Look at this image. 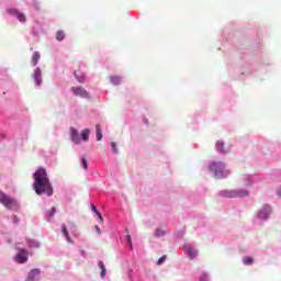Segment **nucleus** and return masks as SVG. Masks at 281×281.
<instances>
[{
  "label": "nucleus",
  "instance_id": "31",
  "mask_svg": "<svg viewBox=\"0 0 281 281\" xmlns=\"http://www.w3.org/2000/svg\"><path fill=\"white\" fill-rule=\"evenodd\" d=\"M165 261H166V256L160 257V258L158 259V261H157V265H161V263H164Z\"/></svg>",
  "mask_w": 281,
  "mask_h": 281
},
{
  "label": "nucleus",
  "instance_id": "15",
  "mask_svg": "<svg viewBox=\"0 0 281 281\" xmlns=\"http://www.w3.org/2000/svg\"><path fill=\"white\" fill-rule=\"evenodd\" d=\"M91 134V131H89V128H86L81 132V139H83V142H89V135Z\"/></svg>",
  "mask_w": 281,
  "mask_h": 281
},
{
  "label": "nucleus",
  "instance_id": "7",
  "mask_svg": "<svg viewBox=\"0 0 281 281\" xmlns=\"http://www.w3.org/2000/svg\"><path fill=\"white\" fill-rule=\"evenodd\" d=\"M74 93V95L79 98H89V92L85 90L82 87H71L70 89Z\"/></svg>",
  "mask_w": 281,
  "mask_h": 281
},
{
  "label": "nucleus",
  "instance_id": "32",
  "mask_svg": "<svg viewBox=\"0 0 281 281\" xmlns=\"http://www.w3.org/2000/svg\"><path fill=\"white\" fill-rule=\"evenodd\" d=\"M126 240H127V243L130 244V247L133 248V244H132V241H131V235H127V236H126Z\"/></svg>",
  "mask_w": 281,
  "mask_h": 281
},
{
  "label": "nucleus",
  "instance_id": "6",
  "mask_svg": "<svg viewBox=\"0 0 281 281\" xmlns=\"http://www.w3.org/2000/svg\"><path fill=\"white\" fill-rule=\"evenodd\" d=\"M269 214H271V206L263 205V207L257 213V217L260 218V221H267V218H269Z\"/></svg>",
  "mask_w": 281,
  "mask_h": 281
},
{
  "label": "nucleus",
  "instance_id": "20",
  "mask_svg": "<svg viewBox=\"0 0 281 281\" xmlns=\"http://www.w3.org/2000/svg\"><path fill=\"white\" fill-rule=\"evenodd\" d=\"M224 146H225V143H223V140H218L216 143V148H217L218 153H225V149H223Z\"/></svg>",
  "mask_w": 281,
  "mask_h": 281
},
{
  "label": "nucleus",
  "instance_id": "14",
  "mask_svg": "<svg viewBox=\"0 0 281 281\" xmlns=\"http://www.w3.org/2000/svg\"><path fill=\"white\" fill-rule=\"evenodd\" d=\"M27 245L30 249H38V247H41V244L34 239H29Z\"/></svg>",
  "mask_w": 281,
  "mask_h": 281
},
{
  "label": "nucleus",
  "instance_id": "2",
  "mask_svg": "<svg viewBox=\"0 0 281 281\" xmlns=\"http://www.w3.org/2000/svg\"><path fill=\"white\" fill-rule=\"evenodd\" d=\"M0 203L7 210H19V202L16 199L5 194L3 191H0Z\"/></svg>",
  "mask_w": 281,
  "mask_h": 281
},
{
  "label": "nucleus",
  "instance_id": "29",
  "mask_svg": "<svg viewBox=\"0 0 281 281\" xmlns=\"http://www.w3.org/2000/svg\"><path fill=\"white\" fill-rule=\"evenodd\" d=\"M95 215L98 216L100 223H104V217H102V214H100V211L97 212Z\"/></svg>",
  "mask_w": 281,
  "mask_h": 281
},
{
  "label": "nucleus",
  "instance_id": "1",
  "mask_svg": "<svg viewBox=\"0 0 281 281\" xmlns=\"http://www.w3.org/2000/svg\"><path fill=\"white\" fill-rule=\"evenodd\" d=\"M33 190L36 194H46L47 196L54 195V187L52 186V181H49V176H47L45 168H38L33 175Z\"/></svg>",
  "mask_w": 281,
  "mask_h": 281
},
{
  "label": "nucleus",
  "instance_id": "16",
  "mask_svg": "<svg viewBox=\"0 0 281 281\" xmlns=\"http://www.w3.org/2000/svg\"><path fill=\"white\" fill-rule=\"evenodd\" d=\"M110 82H112V85L117 86L121 85L122 79L117 76H110Z\"/></svg>",
  "mask_w": 281,
  "mask_h": 281
},
{
  "label": "nucleus",
  "instance_id": "23",
  "mask_svg": "<svg viewBox=\"0 0 281 281\" xmlns=\"http://www.w3.org/2000/svg\"><path fill=\"white\" fill-rule=\"evenodd\" d=\"M244 265H254V258L251 257H245L244 260H243Z\"/></svg>",
  "mask_w": 281,
  "mask_h": 281
},
{
  "label": "nucleus",
  "instance_id": "10",
  "mask_svg": "<svg viewBox=\"0 0 281 281\" xmlns=\"http://www.w3.org/2000/svg\"><path fill=\"white\" fill-rule=\"evenodd\" d=\"M38 276H41V269L35 268L30 271L26 281H34V280H36V278H38Z\"/></svg>",
  "mask_w": 281,
  "mask_h": 281
},
{
  "label": "nucleus",
  "instance_id": "3",
  "mask_svg": "<svg viewBox=\"0 0 281 281\" xmlns=\"http://www.w3.org/2000/svg\"><path fill=\"white\" fill-rule=\"evenodd\" d=\"M223 194L226 199H236V198L249 196V191L247 190L224 191Z\"/></svg>",
  "mask_w": 281,
  "mask_h": 281
},
{
  "label": "nucleus",
  "instance_id": "5",
  "mask_svg": "<svg viewBox=\"0 0 281 281\" xmlns=\"http://www.w3.org/2000/svg\"><path fill=\"white\" fill-rule=\"evenodd\" d=\"M14 260L18 265H25L29 260L27 250H25V248H21L20 252L15 255Z\"/></svg>",
  "mask_w": 281,
  "mask_h": 281
},
{
  "label": "nucleus",
  "instance_id": "11",
  "mask_svg": "<svg viewBox=\"0 0 281 281\" xmlns=\"http://www.w3.org/2000/svg\"><path fill=\"white\" fill-rule=\"evenodd\" d=\"M186 251H187L189 258H191V260L196 258V256H198V251L194 248H192L191 246H186Z\"/></svg>",
  "mask_w": 281,
  "mask_h": 281
},
{
  "label": "nucleus",
  "instance_id": "4",
  "mask_svg": "<svg viewBox=\"0 0 281 281\" xmlns=\"http://www.w3.org/2000/svg\"><path fill=\"white\" fill-rule=\"evenodd\" d=\"M209 169L215 175V177H220V175L225 170V165L222 162H212Z\"/></svg>",
  "mask_w": 281,
  "mask_h": 281
},
{
  "label": "nucleus",
  "instance_id": "36",
  "mask_svg": "<svg viewBox=\"0 0 281 281\" xmlns=\"http://www.w3.org/2000/svg\"><path fill=\"white\" fill-rule=\"evenodd\" d=\"M95 229H97L98 234H100V227L95 226Z\"/></svg>",
  "mask_w": 281,
  "mask_h": 281
},
{
  "label": "nucleus",
  "instance_id": "27",
  "mask_svg": "<svg viewBox=\"0 0 281 281\" xmlns=\"http://www.w3.org/2000/svg\"><path fill=\"white\" fill-rule=\"evenodd\" d=\"M111 146H112L113 153L117 154V144H115V142H112Z\"/></svg>",
  "mask_w": 281,
  "mask_h": 281
},
{
  "label": "nucleus",
  "instance_id": "17",
  "mask_svg": "<svg viewBox=\"0 0 281 281\" xmlns=\"http://www.w3.org/2000/svg\"><path fill=\"white\" fill-rule=\"evenodd\" d=\"M165 234H167V232L164 228H156L155 229V237L156 238H161V237H164Z\"/></svg>",
  "mask_w": 281,
  "mask_h": 281
},
{
  "label": "nucleus",
  "instance_id": "8",
  "mask_svg": "<svg viewBox=\"0 0 281 281\" xmlns=\"http://www.w3.org/2000/svg\"><path fill=\"white\" fill-rule=\"evenodd\" d=\"M41 76H42L41 68H36L33 74V78H34L36 87H41V82H43V78H41Z\"/></svg>",
  "mask_w": 281,
  "mask_h": 281
},
{
  "label": "nucleus",
  "instance_id": "30",
  "mask_svg": "<svg viewBox=\"0 0 281 281\" xmlns=\"http://www.w3.org/2000/svg\"><path fill=\"white\" fill-rule=\"evenodd\" d=\"M12 221H13V223H15V225H19V223L21 222V220H20L19 216H16V215H14V216L12 217Z\"/></svg>",
  "mask_w": 281,
  "mask_h": 281
},
{
  "label": "nucleus",
  "instance_id": "12",
  "mask_svg": "<svg viewBox=\"0 0 281 281\" xmlns=\"http://www.w3.org/2000/svg\"><path fill=\"white\" fill-rule=\"evenodd\" d=\"M61 232L67 240V243L74 244V239L69 236V231H67V226L65 224L61 225Z\"/></svg>",
  "mask_w": 281,
  "mask_h": 281
},
{
  "label": "nucleus",
  "instance_id": "33",
  "mask_svg": "<svg viewBox=\"0 0 281 281\" xmlns=\"http://www.w3.org/2000/svg\"><path fill=\"white\" fill-rule=\"evenodd\" d=\"M91 207H92V212H94V214H98L99 211H98V209L95 207V205L92 204Z\"/></svg>",
  "mask_w": 281,
  "mask_h": 281
},
{
  "label": "nucleus",
  "instance_id": "18",
  "mask_svg": "<svg viewBox=\"0 0 281 281\" xmlns=\"http://www.w3.org/2000/svg\"><path fill=\"white\" fill-rule=\"evenodd\" d=\"M99 267L101 269V278H104V276H106V267L104 266V262L99 261Z\"/></svg>",
  "mask_w": 281,
  "mask_h": 281
},
{
  "label": "nucleus",
  "instance_id": "28",
  "mask_svg": "<svg viewBox=\"0 0 281 281\" xmlns=\"http://www.w3.org/2000/svg\"><path fill=\"white\" fill-rule=\"evenodd\" d=\"M56 214V206H53L50 211L48 212V216H54Z\"/></svg>",
  "mask_w": 281,
  "mask_h": 281
},
{
  "label": "nucleus",
  "instance_id": "19",
  "mask_svg": "<svg viewBox=\"0 0 281 281\" xmlns=\"http://www.w3.org/2000/svg\"><path fill=\"white\" fill-rule=\"evenodd\" d=\"M95 131H97V142L102 140V130L100 128V125H95Z\"/></svg>",
  "mask_w": 281,
  "mask_h": 281
},
{
  "label": "nucleus",
  "instance_id": "26",
  "mask_svg": "<svg viewBox=\"0 0 281 281\" xmlns=\"http://www.w3.org/2000/svg\"><path fill=\"white\" fill-rule=\"evenodd\" d=\"M81 166H83L85 170H89V165L87 164V158L86 157L81 158Z\"/></svg>",
  "mask_w": 281,
  "mask_h": 281
},
{
  "label": "nucleus",
  "instance_id": "9",
  "mask_svg": "<svg viewBox=\"0 0 281 281\" xmlns=\"http://www.w3.org/2000/svg\"><path fill=\"white\" fill-rule=\"evenodd\" d=\"M70 137H71L74 144H80V134L78 133V130L71 127L70 128Z\"/></svg>",
  "mask_w": 281,
  "mask_h": 281
},
{
  "label": "nucleus",
  "instance_id": "22",
  "mask_svg": "<svg viewBox=\"0 0 281 281\" xmlns=\"http://www.w3.org/2000/svg\"><path fill=\"white\" fill-rule=\"evenodd\" d=\"M16 19L21 22V23H25L26 21V18H25V14L19 12L18 15H15Z\"/></svg>",
  "mask_w": 281,
  "mask_h": 281
},
{
  "label": "nucleus",
  "instance_id": "35",
  "mask_svg": "<svg viewBox=\"0 0 281 281\" xmlns=\"http://www.w3.org/2000/svg\"><path fill=\"white\" fill-rule=\"evenodd\" d=\"M200 281H207V276H203L200 278Z\"/></svg>",
  "mask_w": 281,
  "mask_h": 281
},
{
  "label": "nucleus",
  "instance_id": "13",
  "mask_svg": "<svg viewBox=\"0 0 281 281\" xmlns=\"http://www.w3.org/2000/svg\"><path fill=\"white\" fill-rule=\"evenodd\" d=\"M38 60H41V54L38 52H35L31 59L32 66L36 67V65H38Z\"/></svg>",
  "mask_w": 281,
  "mask_h": 281
},
{
  "label": "nucleus",
  "instance_id": "21",
  "mask_svg": "<svg viewBox=\"0 0 281 281\" xmlns=\"http://www.w3.org/2000/svg\"><path fill=\"white\" fill-rule=\"evenodd\" d=\"M56 40L57 41H64L65 40V32L64 31H58L56 34Z\"/></svg>",
  "mask_w": 281,
  "mask_h": 281
},
{
  "label": "nucleus",
  "instance_id": "25",
  "mask_svg": "<svg viewBox=\"0 0 281 281\" xmlns=\"http://www.w3.org/2000/svg\"><path fill=\"white\" fill-rule=\"evenodd\" d=\"M75 77L77 78L78 82H85V75H78V71H75Z\"/></svg>",
  "mask_w": 281,
  "mask_h": 281
},
{
  "label": "nucleus",
  "instance_id": "24",
  "mask_svg": "<svg viewBox=\"0 0 281 281\" xmlns=\"http://www.w3.org/2000/svg\"><path fill=\"white\" fill-rule=\"evenodd\" d=\"M7 12L8 14H12L13 16H18L20 11L16 9H8Z\"/></svg>",
  "mask_w": 281,
  "mask_h": 281
},
{
  "label": "nucleus",
  "instance_id": "34",
  "mask_svg": "<svg viewBox=\"0 0 281 281\" xmlns=\"http://www.w3.org/2000/svg\"><path fill=\"white\" fill-rule=\"evenodd\" d=\"M277 194H278V196H280V199H281V187H279V188L277 189Z\"/></svg>",
  "mask_w": 281,
  "mask_h": 281
}]
</instances>
